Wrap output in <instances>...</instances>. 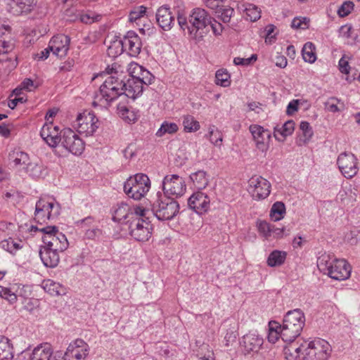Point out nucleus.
Instances as JSON below:
<instances>
[{
    "instance_id": "1",
    "label": "nucleus",
    "mask_w": 360,
    "mask_h": 360,
    "mask_svg": "<svg viewBox=\"0 0 360 360\" xmlns=\"http://www.w3.org/2000/svg\"><path fill=\"white\" fill-rule=\"evenodd\" d=\"M287 360H327L330 352L328 342L323 339L304 341L299 346L291 344L284 348Z\"/></svg>"
},
{
    "instance_id": "2",
    "label": "nucleus",
    "mask_w": 360,
    "mask_h": 360,
    "mask_svg": "<svg viewBox=\"0 0 360 360\" xmlns=\"http://www.w3.org/2000/svg\"><path fill=\"white\" fill-rule=\"evenodd\" d=\"M124 82L117 77L108 76L99 91L96 92L92 103L94 107L107 108L117 98L124 96Z\"/></svg>"
},
{
    "instance_id": "3",
    "label": "nucleus",
    "mask_w": 360,
    "mask_h": 360,
    "mask_svg": "<svg viewBox=\"0 0 360 360\" xmlns=\"http://www.w3.org/2000/svg\"><path fill=\"white\" fill-rule=\"evenodd\" d=\"M317 266L321 272L334 280L344 281L351 274V266L345 259H338L326 252L319 256Z\"/></svg>"
},
{
    "instance_id": "4",
    "label": "nucleus",
    "mask_w": 360,
    "mask_h": 360,
    "mask_svg": "<svg viewBox=\"0 0 360 360\" xmlns=\"http://www.w3.org/2000/svg\"><path fill=\"white\" fill-rule=\"evenodd\" d=\"M304 323L305 317L300 309L289 311L284 316L281 325L282 340L289 342L294 341L300 335Z\"/></svg>"
},
{
    "instance_id": "5",
    "label": "nucleus",
    "mask_w": 360,
    "mask_h": 360,
    "mask_svg": "<svg viewBox=\"0 0 360 360\" xmlns=\"http://www.w3.org/2000/svg\"><path fill=\"white\" fill-rule=\"evenodd\" d=\"M151 211L160 221L171 220L179 213V205L173 198L158 193L157 198L152 205Z\"/></svg>"
},
{
    "instance_id": "6",
    "label": "nucleus",
    "mask_w": 360,
    "mask_h": 360,
    "mask_svg": "<svg viewBox=\"0 0 360 360\" xmlns=\"http://www.w3.org/2000/svg\"><path fill=\"white\" fill-rule=\"evenodd\" d=\"M150 188V181L146 174L139 173L129 177L124 184V191L129 198L140 200Z\"/></svg>"
},
{
    "instance_id": "7",
    "label": "nucleus",
    "mask_w": 360,
    "mask_h": 360,
    "mask_svg": "<svg viewBox=\"0 0 360 360\" xmlns=\"http://www.w3.org/2000/svg\"><path fill=\"white\" fill-rule=\"evenodd\" d=\"M60 205L53 198H41L36 202L34 219L38 222L57 218L60 214Z\"/></svg>"
},
{
    "instance_id": "8",
    "label": "nucleus",
    "mask_w": 360,
    "mask_h": 360,
    "mask_svg": "<svg viewBox=\"0 0 360 360\" xmlns=\"http://www.w3.org/2000/svg\"><path fill=\"white\" fill-rule=\"evenodd\" d=\"M60 145L66 150L75 155H81L84 150V142L79 135L70 128L62 130L60 133Z\"/></svg>"
},
{
    "instance_id": "9",
    "label": "nucleus",
    "mask_w": 360,
    "mask_h": 360,
    "mask_svg": "<svg viewBox=\"0 0 360 360\" xmlns=\"http://www.w3.org/2000/svg\"><path fill=\"white\" fill-rule=\"evenodd\" d=\"M188 21L191 25L188 27V34L192 38L197 39L198 32L211 23V16L205 9L195 8L191 11Z\"/></svg>"
},
{
    "instance_id": "10",
    "label": "nucleus",
    "mask_w": 360,
    "mask_h": 360,
    "mask_svg": "<svg viewBox=\"0 0 360 360\" xmlns=\"http://www.w3.org/2000/svg\"><path fill=\"white\" fill-rule=\"evenodd\" d=\"M162 189L165 196L170 198L182 196L186 190L184 179L177 174L166 175L162 180Z\"/></svg>"
},
{
    "instance_id": "11",
    "label": "nucleus",
    "mask_w": 360,
    "mask_h": 360,
    "mask_svg": "<svg viewBox=\"0 0 360 360\" xmlns=\"http://www.w3.org/2000/svg\"><path fill=\"white\" fill-rule=\"evenodd\" d=\"M98 118L93 112H84L77 116L73 126L79 133L91 136L98 127Z\"/></svg>"
},
{
    "instance_id": "12",
    "label": "nucleus",
    "mask_w": 360,
    "mask_h": 360,
    "mask_svg": "<svg viewBox=\"0 0 360 360\" xmlns=\"http://www.w3.org/2000/svg\"><path fill=\"white\" fill-rule=\"evenodd\" d=\"M337 164L342 175L347 179L355 176L359 171L357 159L351 153L340 154L337 160Z\"/></svg>"
},
{
    "instance_id": "13",
    "label": "nucleus",
    "mask_w": 360,
    "mask_h": 360,
    "mask_svg": "<svg viewBox=\"0 0 360 360\" xmlns=\"http://www.w3.org/2000/svg\"><path fill=\"white\" fill-rule=\"evenodd\" d=\"M248 191L257 200L264 199L271 191V184L261 176H254L249 180Z\"/></svg>"
},
{
    "instance_id": "14",
    "label": "nucleus",
    "mask_w": 360,
    "mask_h": 360,
    "mask_svg": "<svg viewBox=\"0 0 360 360\" xmlns=\"http://www.w3.org/2000/svg\"><path fill=\"white\" fill-rule=\"evenodd\" d=\"M63 352H53L51 345L47 342L37 346L30 355V360H63Z\"/></svg>"
},
{
    "instance_id": "15",
    "label": "nucleus",
    "mask_w": 360,
    "mask_h": 360,
    "mask_svg": "<svg viewBox=\"0 0 360 360\" xmlns=\"http://www.w3.org/2000/svg\"><path fill=\"white\" fill-rule=\"evenodd\" d=\"M249 131L257 149L262 152H266L269 146L270 131L259 124H251L249 127Z\"/></svg>"
},
{
    "instance_id": "16",
    "label": "nucleus",
    "mask_w": 360,
    "mask_h": 360,
    "mask_svg": "<svg viewBox=\"0 0 360 360\" xmlns=\"http://www.w3.org/2000/svg\"><path fill=\"white\" fill-rule=\"evenodd\" d=\"M90 347L89 345L82 339H77L70 343L67 350L63 353V359L72 357L76 360H85L89 355Z\"/></svg>"
},
{
    "instance_id": "17",
    "label": "nucleus",
    "mask_w": 360,
    "mask_h": 360,
    "mask_svg": "<svg viewBox=\"0 0 360 360\" xmlns=\"http://www.w3.org/2000/svg\"><path fill=\"white\" fill-rule=\"evenodd\" d=\"M15 47V40L8 25L0 26V56L9 54Z\"/></svg>"
},
{
    "instance_id": "18",
    "label": "nucleus",
    "mask_w": 360,
    "mask_h": 360,
    "mask_svg": "<svg viewBox=\"0 0 360 360\" xmlns=\"http://www.w3.org/2000/svg\"><path fill=\"white\" fill-rule=\"evenodd\" d=\"M210 202V199L208 195L201 191L193 193L188 199L189 208L200 214L208 210Z\"/></svg>"
},
{
    "instance_id": "19",
    "label": "nucleus",
    "mask_w": 360,
    "mask_h": 360,
    "mask_svg": "<svg viewBox=\"0 0 360 360\" xmlns=\"http://www.w3.org/2000/svg\"><path fill=\"white\" fill-rule=\"evenodd\" d=\"M70 39L65 34H58L52 37L49 42V49L53 54L63 58L69 50Z\"/></svg>"
},
{
    "instance_id": "20",
    "label": "nucleus",
    "mask_w": 360,
    "mask_h": 360,
    "mask_svg": "<svg viewBox=\"0 0 360 360\" xmlns=\"http://www.w3.org/2000/svg\"><path fill=\"white\" fill-rule=\"evenodd\" d=\"M263 338L256 331L245 335L240 341V345L247 353L257 352L263 345Z\"/></svg>"
},
{
    "instance_id": "21",
    "label": "nucleus",
    "mask_w": 360,
    "mask_h": 360,
    "mask_svg": "<svg viewBox=\"0 0 360 360\" xmlns=\"http://www.w3.org/2000/svg\"><path fill=\"white\" fill-rule=\"evenodd\" d=\"M40 135L51 147H56L60 143L59 128L54 126L53 122H46L41 129Z\"/></svg>"
},
{
    "instance_id": "22",
    "label": "nucleus",
    "mask_w": 360,
    "mask_h": 360,
    "mask_svg": "<svg viewBox=\"0 0 360 360\" xmlns=\"http://www.w3.org/2000/svg\"><path fill=\"white\" fill-rule=\"evenodd\" d=\"M158 25L165 31H169L174 25L175 18L168 6H160L156 12Z\"/></svg>"
},
{
    "instance_id": "23",
    "label": "nucleus",
    "mask_w": 360,
    "mask_h": 360,
    "mask_svg": "<svg viewBox=\"0 0 360 360\" xmlns=\"http://www.w3.org/2000/svg\"><path fill=\"white\" fill-rule=\"evenodd\" d=\"M6 11L14 15H19L30 12L34 6V0H6Z\"/></svg>"
},
{
    "instance_id": "24",
    "label": "nucleus",
    "mask_w": 360,
    "mask_h": 360,
    "mask_svg": "<svg viewBox=\"0 0 360 360\" xmlns=\"http://www.w3.org/2000/svg\"><path fill=\"white\" fill-rule=\"evenodd\" d=\"M124 50L133 57L137 56L141 50L142 42L139 35L134 31L127 32L123 38Z\"/></svg>"
},
{
    "instance_id": "25",
    "label": "nucleus",
    "mask_w": 360,
    "mask_h": 360,
    "mask_svg": "<svg viewBox=\"0 0 360 360\" xmlns=\"http://www.w3.org/2000/svg\"><path fill=\"white\" fill-rule=\"evenodd\" d=\"M224 0H204L207 6L210 8H217L215 11L216 18L221 20L224 23H228L234 13L233 8L229 6H219V3Z\"/></svg>"
},
{
    "instance_id": "26",
    "label": "nucleus",
    "mask_w": 360,
    "mask_h": 360,
    "mask_svg": "<svg viewBox=\"0 0 360 360\" xmlns=\"http://www.w3.org/2000/svg\"><path fill=\"white\" fill-rule=\"evenodd\" d=\"M128 71L131 78L140 80V82L144 83L146 86L150 84L153 81V75L148 70L138 63H130Z\"/></svg>"
},
{
    "instance_id": "27",
    "label": "nucleus",
    "mask_w": 360,
    "mask_h": 360,
    "mask_svg": "<svg viewBox=\"0 0 360 360\" xmlns=\"http://www.w3.org/2000/svg\"><path fill=\"white\" fill-rule=\"evenodd\" d=\"M124 96L134 100L142 94L145 84L137 79L130 77L127 82H124Z\"/></svg>"
},
{
    "instance_id": "28",
    "label": "nucleus",
    "mask_w": 360,
    "mask_h": 360,
    "mask_svg": "<svg viewBox=\"0 0 360 360\" xmlns=\"http://www.w3.org/2000/svg\"><path fill=\"white\" fill-rule=\"evenodd\" d=\"M130 233L138 241L148 240L150 237L149 222L141 223L139 219L135 224H131Z\"/></svg>"
},
{
    "instance_id": "29",
    "label": "nucleus",
    "mask_w": 360,
    "mask_h": 360,
    "mask_svg": "<svg viewBox=\"0 0 360 360\" xmlns=\"http://www.w3.org/2000/svg\"><path fill=\"white\" fill-rule=\"evenodd\" d=\"M23 288L24 286L20 287L17 285L10 288L1 286L0 297L5 299L10 304H13L17 302L18 297L24 296L22 292Z\"/></svg>"
},
{
    "instance_id": "30",
    "label": "nucleus",
    "mask_w": 360,
    "mask_h": 360,
    "mask_svg": "<svg viewBox=\"0 0 360 360\" xmlns=\"http://www.w3.org/2000/svg\"><path fill=\"white\" fill-rule=\"evenodd\" d=\"M39 256L43 264L50 268L56 266L60 260L57 249H40Z\"/></svg>"
},
{
    "instance_id": "31",
    "label": "nucleus",
    "mask_w": 360,
    "mask_h": 360,
    "mask_svg": "<svg viewBox=\"0 0 360 360\" xmlns=\"http://www.w3.org/2000/svg\"><path fill=\"white\" fill-rule=\"evenodd\" d=\"M189 177L193 186L198 190L205 188L210 182V176L204 170L191 173Z\"/></svg>"
},
{
    "instance_id": "32",
    "label": "nucleus",
    "mask_w": 360,
    "mask_h": 360,
    "mask_svg": "<svg viewBox=\"0 0 360 360\" xmlns=\"http://www.w3.org/2000/svg\"><path fill=\"white\" fill-rule=\"evenodd\" d=\"M147 8L144 6H139L135 7L129 15V20L131 22H135L137 26L146 25L148 20L146 16Z\"/></svg>"
},
{
    "instance_id": "33",
    "label": "nucleus",
    "mask_w": 360,
    "mask_h": 360,
    "mask_svg": "<svg viewBox=\"0 0 360 360\" xmlns=\"http://www.w3.org/2000/svg\"><path fill=\"white\" fill-rule=\"evenodd\" d=\"M295 129V122L292 120L285 122L281 127L274 128V136L278 141H283L285 138L291 135Z\"/></svg>"
},
{
    "instance_id": "34",
    "label": "nucleus",
    "mask_w": 360,
    "mask_h": 360,
    "mask_svg": "<svg viewBox=\"0 0 360 360\" xmlns=\"http://www.w3.org/2000/svg\"><path fill=\"white\" fill-rule=\"evenodd\" d=\"M26 172L34 178H44L48 175L46 167L39 161L29 162L25 167Z\"/></svg>"
},
{
    "instance_id": "35",
    "label": "nucleus",
    "mask_w": 360,
    "mask_h": 360,
    "mask_svg": "<svg viewBox=\"0 0 360 360\" xmlns=\"http://www.w3.org/2000/svg\"><path fill=\"white\" fill-rule=\"evenodd\" d=\"M131 217V208L124 202L117 205V207L114 211L112 219L114 221L120 223H127L129 220L127 219Z\"/></svg>"
},
{
    "instance_id": "36",
    "label": "nucleus",
    "mask_w": 360,
    "mask_h": 360,
    "mask_svg": "<svg viewBox=\"0 0 360 360\" xmlns=\"http://www.w3.org/2000/svg\"><path fill=\"white\" fill-rule=\"evenodd\" d=\"M44 290L52 296H59L65 294V288L59 283L53 280L46 279L41 284Z\"/></svg>"
},
{
    "instance_id": "37",
    "label": "nucleus",
    "mask_w": 360,
    "mask_h": 360,
    "mask_svg": "<svg viewBox=\"0 0 360 360\" xmlns=\"http://www.w3.org/2000/svg\"><path fill=\"white\" fill-rule=\"evenodd\" d=\"M117 110L122 119L128 123H134L140 116L138 111L120 104L117 105Z\"/></svg>"
},
{
    "instance_id": "38",
    "label": "nucleus",
    "mask_w": 360,
    "mask_h": 360,
    "mask_svg": "<svg viewBox=\"0 0 360 360\" xmlns=\"http://www.w3.org/2000/svg\"><path fill=\"white\" fill-rule=\"evenodd\" d=\"M13 358V351L10 340L0 335V360H11Z\"/></svg>"
},
{
    "instance_id": "39",
    "label": "nucleus",
    "mask_w": 360,
    "mask_h": 360,
    "mask_svg": "<svg viewBox=\"0 0 360 360\" xmlns=\"http://www.w3.org/2000/svg\"><path fill=\"white\" fill-rule=\"evenodd\" d=\"M281 329L282 327L279 323L275 321H270L269 323V333L267 335L268 341L274 344L280 338L282 339Z\"/></svg>"
},
{
    "instance_id": "40",
    "label": "nucleus",
    "mask_w": 360,
    "mask_h": 360,
    "mask_svg": "<svg viewBox=\"0 0 360 360\" xmlns=\"http://www.w3.org/2000/svg\"><path fill=\"white\" fill-rule=\"evenodd\" d=\"M287 253L285 251L275 250L271 252L267 259L269 266H277L283 264L286 259Z\"/></svg>"
},
{
    "instance_id": "41",
    "label": "nucleus",
    "mask_w": 360,
    "mask_h": 360,
    "mask_svg": "<svg viewBox=\"0 0 360 360\" xmlns=\"http://www.w3.org/2000/svg\"><path fill=\"white\" fill-rule=\"evenodd\" d=\"M150 214V211L141 206H135L132 209H131V217L132 219L135 217L136 219L131 224H135L139 219L141 223L148 222V214Z\"/></svg>"
},
{
    "instance_id": "42",
    "label": "nucleus",
    "mask_w": 360,
    "mask_h": 360,
    "mask_svg": "<svg viewBox=\"0 0 360 360\" xmlns=\"http://www.w3.org/2000/svg\"><path fill=\"white\" fill-rule=\"evenodd\" d=\"M325 110L330 112H340L345 109L344 103L336 97H330L324 103Z\"/></svg>"
},
{
    "instance_id": "43",
    "label": "nucleus",
    "mask_w": 360,
    "mask_h": 360,
    "mask_svg": "<svg viewBox=\"0 0 360 360\" xmlns=\"http://www.w3.org/2000/svg\"><path fill=\"white\" fill-rule=\"evenodd\" d=\"M210 142L215 146L221 148L223 141V134L215 126H210L208 128V134Z\"/></svg>"
},
{
    "instance_id": "44",
    "label": "nucleus",
    "mask_w": 360,
    "mask_h": 360,
    "mask_svg": "<svg viewBox=\"0 0 360 360\" xmlns=\"http://www.w3.org/2000/svg\"><path fill=\"white\" fill-rule=\"evenodd\" d=\"M183 126L186 132H195L200 128L199 122L191 115H186L183 117Z\"/></svg>"
},
{
    "instance_id": "45",
    "label": "nucleus",
    "mask_w": 360,
    "mask_h": 360,
    "mask_svg": "<svg viewBox=\"0 0 360 360\" xmlns=\"http://www.w3.org/2000/svg\"><path fill=\"white\" fill-rule=\"evenodd\" d=\"M285 213V205L282 202H276L271 207L270 217L273 221H277L284 217Z\"/></svg>"
},
{
    "instance_id": "46",
    "label": "nucleus",
    "mask_w": 360,
    "mask_h": 360,
    "mask_svg": "<svg viewBox=\"0 0 360 360\" xmlns=\"http://www.w3.org/2000/svg\"><path fill=\"white\" fill-rule=\"evenodd\" d=\"M300 129L302 132L303 139H300L297 141L299 146L307 143L313 136V130L308 122L302 121L300 124Z\"/></svg>"
},
{
    "instance_id": "47",
    "label": "nucleus",
    "mask_w": 360,
    "mask_h": 360,
    "mask_svg": "<svg viewBox=\"0 0 360 360\" xmlns=\"http://www.w3.org/2000/svg\"><path fill=\"white\" fill-rule=\"evenodd\" d=\"M58 231V228L56 226H50L40 229V233L43 234L42 240L49 248L53 246L54 243L52 240H48V238L52 239V237L56 234Z\"/></svg>"
},
{
    "instance_id": "48",
    "label": "nucleus",
    "mask_w": 360,
    "mask_h": 360,
    "mask_svg": "<svg viewBox=\"0 0 360 360\" xmlns=\"http://www.w3.org/2000/svg\"><path fill=\"white\" fill-rule=\"evenodd\" d=\"M302 57L304 61L312 63L316 59L315 46L311 42H307L302 50Z\"/></svg>"
},
{
    "instance_id": "49",
    "label": "nucleus",
    "mask_w": 360,
    "mask_h": 360,
    "mask_svg": "<svg viewBox=\"0 0 360 360\" xmlns=\"http://www.w3.org/2000/svg\"><path fill=\"white\" fill-rule=\"evenodd\" d=\"M179 129L178 125L174 122H164L156 132L158 137H162L166 134H172Z\"/></svg>"
},
{
    "instance_id": "50",
    "label": "nucleus",
    "mask_w": 360,
    "mask_h": 360,
    "mask_svg": "<svg viewBox=\"0 0 360 360\" xmlns=\"http://www.w3.org/2000/svg\"><path fill=\"white\" fill-rule=\"evenodd\" d=\"M124 50L122 39H116L113 41L108 46V54L111 57H116L120 55Z\"/></svg>"
},
{
    "instance_id": "51",
    "label": "nucleus",
    "mask_w": 360,
    "mask_h": 360,
    "mask_svg": "<svg viewBox=\"0 0 360 360\" xmlns=\"http://www.w3.org/2000/svg\"><path fill=\"white\" fill-rule=\"evenodd\" d=\"M216 84L224 87L230 85V75L226 70H219L216 72Z\"/></svg>"
},
{
    "instance_id": "52",
    "label": "nucleus",
    "mask_w": 360,
    "mask_h": 360,
    "mask_svg": "<svg viewBox=\"0 0 360 360\" xmlns=\"http://www.w3.org/2000/svg\"><path fill=\"white\" fill-rule=\"evenodd\" d=\"M257 229L259 232L262 234L265 238L271 236L272 230H274V226L269 224L265 221H259L257 223Z\"/></svg>"
},
{
    "instance_id": "53",
    "label": "nucleus",
    "mask_w": 360,
    "mask_h": 360,
    "mask_svg": "<svg viewBox=\"0 0 360 360\" xmlns=\"http://www.w3.org/2000/svg\"><path fill=\"white\" fill-rule=\"evenodd\" d=\"M29 160V155L26 153L19 151L15 153L13 162L15 166L20 167L25 165L27 167V164L30 162Z\"/></svg>"
},
{
    "instance_id": "54",
    "label": "nucleus",
    "mask_w": 360,
    "mask_h": 360,
    "mask_svg": "<svg viewBox=\"0 0 360 360\" xmlns=\"http://www.w3.org/2000/svg\"><path fill=\"white\" fill-rule=\"evenodd\" d=\"M309 20L307 18H295L291 23L292 28L305 30L308 28Z\"/></svg>"
},
{
    "instance_id": "55",
    "label": "nucleus",
    "mask_w": 360,
    "mask_h": 360,
    "mask_svg": "<svg viewBox=\"0 0 360 360\" xmlns=\"http://www.w3.org/2000/svg\"><path fill=\"white\" fill-rule=\"evenodd\" d=\"M354 4L352 1H345L338 10V14L340 17H345L348 15L353 10Z\"/></svg>"
},
{
    "instance_id": "56",
    "label": "nucleus",
    "mask_w": 360,
    "mask_h": 360,
    "mask_svg": "<svg viewBox=\"0 0 360 360\" xmlns=\"http://www.w3.org/2000/svg\"><path fill=\"white\" fill-rule=\"evenodd\" d=\"M257 58V57L255 54H252L250 58H247L236 57L233 59V63L236 65L248 66L255 62Z\"/></svg>"
},
{
    "instance_id": "57",
    "label": "nucleus",
    "mask_w": 360,
    "mask_h": 360,
    "mask_svg": "<svg viewBox=\"0 0 360 360\" xmlns=\"http://www.w3.org/2000/svg\"><path fill=\"white\" fill-rule=\"evenodd\" d=\"M246 14L251 21H256L260 18V11L258 8L253 5H249L245 8Z\"/></svg>"
},
{
    "instance_id": "58",
    "label": "nucleus",
    "mask_w": 360,
    "mask_h": 360,
    "mask_svg": "<svg viewBox=\"0 0 360 360\" xmlns=\"http://www.w3.org/2000/svg\"><path fill=\"white\" fill-rule=\"evenodd\" d=\"M340 71L345 75H348L350 71V66L348 60L346 59L345 55H344L339 60L338 63Z\"/></svg>"
},
{
    "instance_id": "59",
    "label": "nucleus",
    "mask_w": 360,
    "mask_h": 360,
    "mask_svg": "<svg viewBox=\"0 0 360 360\" xmlns=\"http://www.w3.org/2000/svg\"><path fill=\"white\" fill-rule=\"evenodd\" d=\"M209 25H210L213 34L216 36L221 35L224 29V27L220 22H217L216 20H212V18L211 23L209 24Z\"/></svg>"
},
{
    "instance_id": "60",
    "label": "nucleus",
    "mask_w": 360,
    "mask_h": 360,
    "mask_svg": "<svg viewBox=\"0 0 360 360\" xmlns=\"http://www.w3.org/2000/svg\"><path fill=\"white\" fill-rule=\"evenodd\" d=\"M51 240L54 243V245H58L57 242L58 241L62 246L68 245V242L66 238V236L60 232H57L56 234L53 237H52Z\"/></svg>"
},
{
    "instance_id": "61",
    "label": "nucleus",
    "mask_w": 360,
    "mask_h": 360,
    "mask_svg": "<svg viewBox=\"0 0 360 360\" xmlns=\"http://www.w3.org/2000/svg\"><path fill=\"white\" fill-rule=\"evenodd\" d=\"M352 27L351 25H345L340 28V36L345 39H349L352 37Z\"/></svg>"
},
{
    "instance_id": "62",
    "label": "nucleus",
    "mask_w": 360,
    "mask_h": 360,
    "mask_svg": "<svg viewBox=\"0 0 360 360\" xmlns=\"http://www.w3.org/2000/svg\"><path fill=\"white\" fill-rule=\"evenodd\" d=\"M99 15H94L93 13H86L81 15L80 19L82 22L89 24L98 20Z\"/></svg>"
},
{
    "instance_id": "63",
    "label": "nucleus",
    "mask_w": 360,
    "mask_h": 360,
    "mask_svg": "<svg viewBox=\"0 0 360 360\" xmlns=\"http://www.w3.org/2000/svg\"><path fill=\"white\" fill-rule=\"evenodd\" d=\"M20 86L22 89L27 90L29 91L34 90L37 87V86L34 84V81L30 78L25 79L22 82Z\"/></svg>"
},
{
    "instance_id": "64",
    "label": "nucleus",
    "mask_w": 360,
    "mask_h": 360,
    "mask_svg": "<svg viewBox=\"0 0 360 360\" xmlns=\"http://www.w3.org/2000/svg\"><path fill=\"white\" fill-rule=\"evenodd\" d=\"M85 236L89 239L95 240L101 236V231L98 229H87Z\"/></svg>"
}]
</instances>
